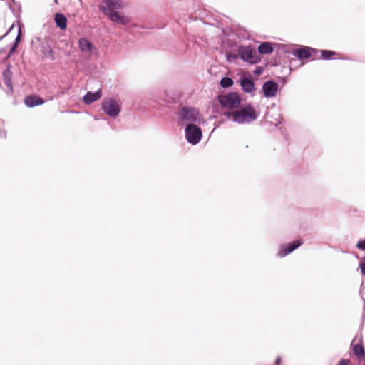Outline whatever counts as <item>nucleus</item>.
I'll list each match as a JSON object with an SVG mask.
<instances>
[{"mask_svg": "<svg viewBox=\"0 0 365 365\" xmlns=\"http://www.w3.org/2000/svg\"><path fill=\"white\" fill-rule=\"evenodd\" d=\"M273 51V47L269 42L262 43L258 46V52L260 54H270Z\"/></svg>", "mask_w": 365, "mask_h": 365, "instance_id": "aec40b11", "label": "nucleus"}, {"mask_svg": "<svg viewBox=\"0 0 365 365\" xmlns=\"http://www.w3.org/2000/svg\"><path fill=\"white\" fill-rule=\"evenodd\" d=\"M6 35L4 36H0V41Z\"/></svg>", "mask_w": 365, "mask_h": 365, "instance_id": "7c9ffc66", "label": "nucleus"}, {"mask_svg": "<svg viewBox=\"0 0 365 365\" xmlns=\"http://www.w3.org/2000/svg\"><path fill=\"white\" fill-rule=\"evenodd\" d=\"M19 41H20V33H19V34L17 35V36L16 38V40H15V42L14 43L11 50L9 51V53L8 56H7L8 58L11 56V55L15 52V50L16 49V48L18 46Z\"/></svg>", "mask_w": 365, "mask_h": 365, "instance_id": "5701e85b", "label": "nucleus"}, {"mask_svg": "<svg viewBox=\"0 0 365 365\" xmlns=\"http://www.w3.org/2000/svg\"><path fill=\"white\" fill-rule=\"evenodd\" d=\"M232 58H235V56H232V57H230V59H232Z\"/></svg>", "mask_w": 365, "mask_h": 365, "instance_id": "2f4dec72", "label": "nucleus"}, {"mask_svg": "<svg viewBox=\"0 0 365 365\" xmlns=\"http://www.w3.org/2000/svg\"><path fill=\"white\" fill-rule=\"evenodd\" d=\"M356 247L360 250H365V240H359L357 242Z\"/></svg>", "mask_w": 365, "mask_h": 365, "instance_id": "b1692460", "label": "nucleus"}, {"mask_svg": "<svg viewBox=\"0 0 365 365\" xmlns=\"http://www.w3.org/2000/svg\"><path fill=\"white\" fill-rule=\"evenodd\" d=\"M335 55H336V53L332 51H329V50H322L321 51L322 58L324 59H326V60L331 58V57H333Z\"/></svg>", "mask_w": 365, "mask_h": 365, "instance_id": "4be33fe9", "label": "nucleus"}, {"mask_svg": "<svg viewBox=\"0 0 365 365\" xmlns=\"http://www.w3.org/2000/svg\"><path fill=\"white\" fill-rule=\"evenodd\" d=\"M233 81L229 77H223L220 81V86L222 88H228L232 86Z\"/></svg>", "mask_w": 365, "mask_h": 365, "instance_id": "412c9836", "label": "nucleus"}, {"mask_svg": "<svg viewBox=\"0 0 365 365\" xmlns=\"http://www.w3.org/2000/svg\"><path fill=\"white\" fill-rule=\"evenodd\" d=\"M350 361L349 359H341L338 365H348L349 364Z\"/></svg>", "mask_w": 365, "mask_h": 365, "instance_id": "393cba45", "label": "nucleus"}, {"mask_svg": "<svg viewBox=\"0 0 365 365\" xmlns=\"http://www.w3.org/2000/svg\"><path fill=\"white\" fill-rule=\"evenodd\" d=\"M185 133L186 140L192 145L197 144L202 138L201 129L193 123H189L186 126Z\"/></svg>", "mask_w": 365, "mask_h": 365, "instance_id": "39448f33", "label": "nucleus"}, {"mask_svg": "<svg viewBox=\"0 0 365 365\" xmlns=\"http://www.w3.org/2000/svg\"><path fill=\"white\" fill-rule=\"evenodd\" d=\"M318 51L315 48L303 46L298 49H296L293 54L297 57L299 60L308 59L312 56L314 53L317 54Z\"/></svg>", "mask_w": 365, "mask_h": 365, "instance_id": "1a4fd4ad", "label": "nucleus"}, {"mask_svg": "<svg viewBox=\"0 0 365 365\" xmlns=\"http://www.w3.org/2000/svg\"><path fill=\"white\" fill-rule=\"evenodd\" d=\"M54 19L56 26L59 27L61 29H65L66 28L67 19L63 14L61 13L56 14Z\"/></svg>", "mask_w": 365, "mask_h": 365, "instance_id": "6ab92c4d", "label": "nucleus"}, {"mask_svg": "<svg viewBox=\"0 0 365 365\" xmlns=\"http://www.w3.org/2000/svg\"><path fill=\"white\" fill-rule=\"evenodd\" d=\"M278 84L273 81H265L262 85V91L265 97H274L277 91Z\"/></svg>", "mask_w": 365, "mask_h": 365, "instance_id": "9d476101", "label": "nucleus"}, {"mask_svg": "<svg viewBox=\"0 0 365 365\" xmlns=\"http://www.w3.org/2000/svg\"><path fill=\"white\" fill-rule=\"evenodd\" d=\"M106 5V9H110L111 11L123 9L125 4L122 0H103Z\"/></svg>", "mask_w": 365, "mask_h": 365, "instance_id": "4468645a", "label": "nucleus"}, {"mask_svg": "<svg viewBox=\"0 0 365 365\" xmlns=\"http://www.w3.org/2000/svg\"><path fill=\"white\" fill-rule=\"evenodd\" d=\"M240 85L245 93H253L255 91V83L250 78L246 77L241 78Z\"/></svg>", "mask_w": 365, "mask_h": 365, "instance_id": "2eb2a0df", "label": "nucleus"}, {"mask_svg": "<svg viewBox=\"0 0 365 365\" xmlns=\"http://www.w3.org/2000/svg\"><path fill=\"white\" fill-rule=\"evenodd\" d=\"M280 361H281L280 357H277L276 361H275L276 365H279V363H280Z\"/></svg>", "mask_w": 365, "mask_h": 365, "instance_id": "cd10ccee", "label": "nucleus"}, {"mask_svg": "<svg viewBox=\"0 0 365 365\" xmlns=\"http://www.w3.org/2000/svg\"><path fill=\"white\" fill-rule=\"evenodd\" d=\"M238 55L240 58L250 64H255L260 61L261 58L255 48L251 46H241L238 48Z\"/></svg>", "mask_w": 365, "mask_h": 365, "instance_id": "f03ea898", "label": "nucleus"}, {"mask_svg": "<svg viewBox=\"0 0 365 365\" xmlns=\"http://www.w3.org/2000/svg\"><path fill=\"white\" fill-rule=\"evenodd\" d=\"M78 46L80 51L83 53H91L93 50L96 48L95 46L90 42L86 38H80L78 40Z\"/></svg>", "mask_w": 365, "mask_h": 365, "instance_id": "ddd939ff", "label": "nucleus"}, {"mask_svg": "<svg viewBox=\"0 0 365 365\" xmlns=\"http://www.w3.org/2000/svg\"><path fill=\"white\" fill-rule=\"evenodd\" d=\"M100 9L113 22L118 23L121 25H126L129 22L128 18L120 15L118 12L115 11L114 10L111 11L110 9H106V7L103 6H101Z\"/></svg>", "mask_w": 365, "mask_h": 365, "instance_id": "0eeeda50", "label": "nucleus"}, {"mask_svg": "<svg viewBox=\"0 0 365 365\" xmlns=\"http://www.w3.org/2000/svg\"><path fill=\"white\" fill-rule=\"evenodd\" d=\"M24 103L29 108H32L36 106L42 105L44 103V100L36 95H29L26 96Z\"/></svg>", "mask_w": 365, "mask_h": 365, "instance_id": "f8f14e48", "label": "nucleus"}, {"mask_svg": "<svg viewBox=\"0 0 365 365\" xmlns=\"http://www.w3.org/2000/svg\"><path fill=\"white\" fill-rule=\"evenodd\" d=\"M41 51L44 58L51 61L55 60L54 53L51 46L48 44H42L41 47Z\"/></svg>", "mask_w": 365, "mask_h": 365, "instance_id": "a211bd4d", "label": "nucleus"}, {"mask_svg": "<svg viewBox=\"0 0 365 365\" xmlns=\"http://www.w3.org/2000/svg\"><path fill=\"white\" fill-rule=\"evenodd\" d=\"M352 350L354 354L357 356L360 361H364L365 364V351L363 345L359 343L356 344H351Z\"/></svg>", "mask_w": 365, "mask_h": 365, "instance_id": "f3484780", "label": "nucleus"}, {"mask_svg": "<svg viewBox=\"0 0 365 365\" xmlns=\"http://www.w3.org/2000/svg\"><path fill=\"white\" fill-rule=\"evenodd\" d=\"M225 115L227 120L238 124L250 123L258 118L251 104H247L235 111L226 112Z\"/></svg>", "mask_w": 365, "mask_h": 365, "instance_id": "f257e3e1", "label": "nucleus"}, {"mask_svg": "<svg viewBox=\"0 0 365 365\" xmlns=\"http://www.w3.org/2000/svg\"><path fill=\"white\" fill-rule=\"evenodd\" d=\"M360 269H361V274L365 275V262L360 263Z\"/></svg>", "mask_w": 365, "mask_h": 365, "instance_id": "a878e982", "label": "nucleus"}, {"mask_svg": "<svg viewBox=\"0 0 365 365\" xmlns=\"http://www.w3.org/2000/svg\"><path fill=\"white\" fill-rule=\"evenodd\" d=\"M262 68H257V69H256V71H255V73H256V74H257V75L261 74V73H262Z\"/></svg>", "mask_w": 365, "mask_h": 365, "instance_id": "bb28decb", "label": "nucleus"}, {"mask_svg": "<svg viewBox=\"0 0 365 365\" xmlns=\"http://www.w3.org/2000/svg\"><path fill=\"white\" fill-rule=\"evenodd\" d=\"M179 118L184 122L192 123L197 122L200 118L199 111L192 107H182L178 113Z\"/></svg>", "mask_w": 365, "mask_h": 365, "instance_id": "20e7f679", "label": "nucleus"}, {"mask_svg": "<svg viewBox=\"0 0 365 365\" xmlns=\"http://www.w3.org/2000/svg\"><path fill=\"white\" fill-rule=\"evenodd\" d=\"M11 65L8 64L6 68L3 71L2 73L4 82L8 88L10 93L14 92V87L12 83L13 73L11 71Z\"/></svg>", "mask_w": 365, "mask_h": 365, "instance_id": "9b49d317", "label": "nucleus"}, {"mask_svg": "<svg viewBox=\"0 0 365 365\" xmlns=\"http://www.w3.org/2000/svg\"><path fill=\"white\" fill-rule=\"evenodd\" d=\"M218 101L220 105L228 109H235L237 108L241 102L240 98L237 93H229L218 96Z\"/></svg>", "mask_w": 365, "mask_h": 365, "instance_id": "7ed1b4c3", "label": "nucleus"}, {"mask_svg": "<svg viewBox=\"0 0 365 365\" xmlns=\"http://www.w3.org/2000/svg\"><path fill=\"white\" fill-rule=\"evenodd\" d=\"M101 97V90H98L96 92H88L86 94L83 96V101L86 105H89L92 103L93 102L98 100Z\"/></svg>", "mask_w": 365, "mask_h": 365, "instance_id": "dca6fc26", "label": "nucleus"}, {"mask_svg": "<svg viewBox=\"0 0 365 365\" xmlns=\"http://www.w3.org/2000/svg\"><path fill=\"white\" fill-rule=\"evenodd\" d=\"M1 137L5 138V137H6V133H5V132H1Z\"/></svg>", "mask_w": 365, "mask_h": 365, "instance_id": "c85d7f7f", "label": "nucleus"}, {"mask_svg": "<svg viewBox=\"0 0 365 365\" xmlns=\"http://www.w3.org/2000/svg\"><path fill=\"white\" fill-rule=\"evenodd\" d=\"M101 109L109 116L115 118L118 115L121 108L118 103L113 99L105 101L101 104Z\"/></svg>", "mask_w": 365, "mask_h": 365, "instance_id": "423d86ee", "label": "nucleus"}, {"mask_svg": "<svg viewBox=\"0 0 365 365\" xmlns=\"http://www.w3.org/2000/svg\"><path fill=\"white\" fill-rule=\"evenodd\" d=\"M302 245V241L297 240L288 243L286 245H282L279 247L277 255L280 257H284L288 254L292 252L297 248Z\"/></svg>", "mask_w": 365, "mask_h": 365, "instance_id": "6e6552de", "label": "nucleus"}, {"mask_svg": "<svg viewBox=\"0 0 365 365\" xmlns=\"http://www.w3.org/2000/svg\"><path fill=\"white\" fill-rule=\"evenodd\" d=\"M230 57H232V56H227V60H228V61H230Z\"/></svg>", "mask_w": 365, "mask_h": 365, "instance_id": "c756f323", "label": "nucleus"}]
</instances>
